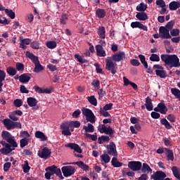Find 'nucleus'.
Listing matches in <instances>:
<instances>
[{
    "label": "nucleus",
    "instance_id": "nucleus-1",
    "mask_svg": "<svg viewBox=\"0 0 180 180\" xmlns=\"http://www.w3.org/2000/svg\"><path fill=\"white\" fill-rule=\"evenodd\" d=\"M160 58L165 63V66L168 65L170 68H179L180 67L179 58L175 54H162Z\"/></svg>",
    "mask_w": 180,
    "mask_h": 180
},
{
    "label": "nucleus",
    "instance_id": "nucleus-2",
    "mask_svg": "<svg viewBox=\"0 0 180 180\" xmlns=\"http://www.w3.org/2000/svg\"><path fill=\"white\" fill-rule=\"evenodd\" d=\"M46 173L45 174L46 179H50L53 175H57L61 179H64V176H63V173H61V169L56 165H52L46 167L45 169Z\"/></svg>",
    "mask_w": 180,
    "mask_h": 180
},
{
    "label": "nucleus",
    "instance_id": "nucleus-3",
    "mask_svg": "<svg viewBox=\"0 0 180 180\" xmlns=\"http://www.w3.org/2000/svg\"><path fill=\"white\" fill-rule=\"evenodd\" d=\"M1 137L8 143L9 148H16V147H18V143L15 141V138L9 131H3Z\"/></svg>",
    "mask_w": 180,
    "mask_h": 180
},
{
    "label": "nucleus",
    "instance_id": "nucleus-4",
    "mask_svg": "<svg viewBox=\"0 0 180 180\" xmlns=\"http://www.w3.org/2000/svg\"><path fill=\"white\" fill-rule=\"evenodd\" d=\"M3 124L7 130H12L13 129H22V124L19 122H13L8 118L3 120Z\"/></svg>",
    "mask_w": 180,
    "mask_h": 180
},
{
    "label": "nucleus",
    "instance_id": "nucleus-5",
    "mask_svg": "<svg viewBox=\"0 0 180 180\" xmlns=\"http://www.w3.org/2000/svg\"><path fill=\"white\" fill-rule=\"evenodd\" d=\"M82 115L85 116L87 122H89L90 123H92V124L96 122V120H95L96 119V117L95 116V114H94V112L91 110V109L86 108H82Z\"/></svg>",
    "mask_w": 180,
    "mask_h": 180
},
{
    "label": "nucleus",
    "instance_id": "nucleus-6",
    "mask_svg": "<svg viewBox=\"0 0 180 180\" xmlns=\"http://www.w3.org/2000/svg\"><path fill=\"white\" fill-rule=\"evenodd\" d=\"M117 65L113 63V60H112V58L108 57L105 60V70L107 71H110L111 74L112 75H115L116 72H117V67L116 66Z\"/></svg>",
    "mask_w": 180,
    "mask_h": 180
},
{
    "label": "nucleus",
    "instance_id": "nucleus-7",
    "mask_svg": "<svg viewBox=\"0 0 180 180\" xmlns=\"http://www.w3.org/2000/svg\"><path fill=\"white\" fill-rule=\"evenodd\" d=\"M153 68L155 70L157 77H160V78H167V71L164 67L160 65H154Z\"/></svg>",
    "mask_w": 180,
    "mask_h": 180
},
{
    "label": "nucleus",
    "instance_id": "nucleus-8",
    "mask_svg": "<svg viewBox=\"0 0 180 180\" xmlns=\"http://www.w3.org/2000/svg\"><path fill=\"white\" fill-rule=\"evenodd\" d=\"M62 172L63 176L68 178V176H71L75 174V167L74 166H63L62 167Z\"/></svg>",
    "mask_w": 180,
    "mask_h": 180
},
{
    "label": "nucleus",
    "instance_id": "nucleus-9",
    "mask_svg": "<svg viewBox=\"0 0 180 180\" xmlns=\"http://www.w3.org/2000/svg\"><path fill=\"white\" fill-rule=\"evenodd\" d=\"M37 155L39 158H43L44 160H48L51 157V150L47 147L43 148L41 150H39Z\"/></svg>",
    "mask_w": 180,
    "mask_h": 180
},
{
    "label": "nucleus",
    "instance_id": "nucleus-10",
    "mask_svg": "<svg viewBox=\"0 0 180 180\" xmlns=\"http://www.w3.org/2000/svg\"><path fill=\"white\" fill-rule=\"evenodd\" d=\"M107 153L108 155H112V157H117V150H116V144L114 142H110L109 145H107Z\"/></svg>",
    "mask_w": 180,
    "mask_h": 180
},
{
    "label": "nucleus",
    "instance_id": "nucleus-11",
    "mask_svg": "<svg viewBox=\"0 0 180 180\" xmlns=\"http://www.w3.org/2000/svg\"><path fill=\"white\" fill-rule=\"evenodd\" d=\"M0 144L5 147L0 149V153L4 154V155H8V154H10V153H12V151L15 150V148H9V144H8V143H6L5 141H1Z\"/></svg>",
    "mask_w": 180,
    "mask_h": 180
},
{
    "label": "nucleus",
    "instance_id": "nucleus-12",
    "mask_svg": "<svg viewBox=\"0 0 180 180\" xmlns=\"http://www.w3.org/2000/svg\"><path fill=\"white\" fill-rule=\"evenodd\" d=\"M142 164L140 161H131L128 162V167L131 171H140L141 169Z\"/></svg>",
    "mask_w": 180,
    "mask_h": 180
},
{
    "label": "nucleus",
    "instance_id": "nucleus-13",
    "mask_svg": "<svg viewBox=\"0 0 180 180\" xmlns=\"http://www.w3.org/2000/svg\"><path fill=\"white\" fill-rule=\"evenodd\" d=\"M153 110H155V112H159L161 115H167L168 108H167V105H165L164 102H160L158 104V106L153 109Z\"/></svg>",
    "mask_w": 180,
    "mask_h": 180
},
{
    "label": "nucleus",
    "instance_id": "nucleus-14",
    "mask_svg": "<svg viewBox=\"0 0 180 180\" xmlns=\"http://www.w3.org/2000/svg\"><path fill=\"white\" fill-rule=\"evenodd\" d=\"M111 60L112 61H115V63H119L120 61H122V60H124L126 58V53L123 51L118 52L110 57Z\"/></svg>",
    "mask_w": 180,
    "mask_h": 180
},
{
    "label": "nucleus",
    "instance_id": "nucleus-15",
    "mask_svg": "<svg viewBox=\"0 0 180 180\" xmlns=\"http://www.w3.org/2000/svg\"><path fill=\"white\" fill-rule=\"evenodd\" d=\"M102 45L98 44L96 46V54L98 57H106V51L103 50V44H106L105 41H101Z\"/></svg>",
    "mask_w": 180,
    "mask_h": 180
},
{
    "label": "nucleus",
    "instance_id": "nucleus-16",
    "mask_svg": "<svg viewBox=\"0 0 180 180\" xmlns=\"http://www.w3.org/2000/svg\"><path fill=\"white\" fill-rule=\"evenodd\" d=\"M71 127L70 122H65L60 125V129H62V134L63 136H71V131H70V128Z\"/></svg>",
    "mask_w": 180,
    "mask_h": 180
},
{
    "label": "nucleus",
    "instance_id": "nucleus-17",
    "mask_svg": "<svg viewBox=\"0 0 180 180\" xmlns=\"http://www.w3.org/2000/svg\"><path fill=\"white\" fill-rule=\"evenodd\" d=\"M20 49H22V50H26L27 49V46L32 43V39L29 38L23 39V37H20Z\"/></svg>",
    "mask_w": 180,
    "mask_h": 180
},
{
    "label": "nucleus",
    "instance_id": "nucleus-18",
    "mask_svg": "<svg viewBox=\"0 0 180 180\" xmlns=\"http://www.w3.org/2000/svg\"><path fill=\"white\" fill-rule=\"evenodd\" d=\"M151 179L164 180L167 178V174L162 171H157L150 176Z\"/></svg>",
    "mask_w": 180,
    "mask_h": 180
},
{
    "label": "nucleus",
    "instance_id": "nucleus-19",
    "mask_svg": "<svg viewBox=\"0 0 180 180\" xmlns=\"http://www.w3.org/2000/svg\"><path fill=\"white\" fill-rule=\"evenodd\" d=\"M131 27H132V29H141V30H143L144 32H147V30H148L147 26L144 25L139 21L132 22L131 23Z\"/></svg>",
    "mask_w": 180,
    "mask_h": 180
},
{
    "label": "nucleus",
    "instance_id": "nucleus-20",
    "mask_svg": "<svg viewBox=\"0 0 180 180\" xmlns=\"http://www.w3.org/2000/svg\"><path fill=\"white\" fill-rule=\"evenodd\" d=\"M159 33L162 34V39H171L172 37L169 34V31L164 26H161L159 28Z\"/></svg>",
    "mask_w": 180,
    "mask_h": 180
},
{
    "label": "nucleus",
    "instance_id": "nucleus-21",
    "mask_svg": "<svg viewBox=\"0 0 180 180\" xmlns=\"http://www.w3.org/2000/svg\"><path fill=\"white\" fill-rule=\"evenodd\" d=\"M32 79V75L30 73H24L21 75L19 77L20 82L22 84H26Z\"/></svg>",
    "mask_w": 180,
    "mask_h": 180
},
{
    "label": "nucleus",
    "instance_id": "nucleus-22",
    "mask_svg": "<svg viewBox=\"0 0 180 180\" xmlns=\"http://www.w3.org/2000/svg\"><path fill=\"white\" fill-rule=\"evenodd\" d=\"M65 147H68V148H70L71 150H74L76 151V153H79V154L82 153V149H81V147H79V145L74 143H70L65 146Z\"/></svg>",
    "mask_w": 180,
    "mask_h": 180
},
{
    "label": "nucleus",
    "instance_id": "nucleus-23",
    "mask_svg": "<svg viewBox=\"0 0 180 180\" xmlns=\"http://www.w3.org/2000/svg\"><path fill=\"white\" fill-rule=\"evenodd\" d=\"M26 57H27V58H30V60H31V61L35 65L37 64L38 63H40V61H39V57L36 56L34 54H33L32 53H30L29 51H27L26 52L25 54Z\"/></svg>",
    "mask_w": 180,
    "mask_h": 180
},
{
    "label": "nucleus",
    "instance_id": "nucleus-24",
    "mask_svg": "<svg viewBox=\"0 0 180 180\" xmlns=\"http://www.w3.org/2000/svg\"><path fill=\"white\" fill-rule=\"evenodd\" d=\"M145 106L148 112H151V110H153V109L154 108L153 101H151V98H150V96L146 97Z\"/></svg>",
    "mask_w": 180,
    "mask_h": 180
},
{
    "label": "nucleus",
    "instance_id": "nucleus-25",
    "mask_svg": "<svg viewBox=\"0 0 180 180\" xmlns=\"http://www.w3.org/2000/svg\"><path fill=\"white\" fill-rule=\"evenodd\" d=\"M72 164L77 165V167L83 169V171H88L89 169V166L84 163L82 161L74 162Z\"/></svg>",
    "mask_w": 180,
    "mask_h": 180
},
{
    "label": "nucleus",
    "instance_id": "nucleus-26",
    "mask_svg": "<svg viewBox=\"0 0 180 180\" xmlns=\"http://www.w3.org/2000/svg\"><path fill=\"white\" fill-rule=\"evenodd\" d=\"M136 18L139 20H147L148 19V15H147V13L144 11H141L139 13H137L136 15Z\"/></svg>",
    "mask_w": 180,
    "mask_h": 180
},
{
    "label": "nucleus",
    "instance_id": "nucleus-27",
    "mask_svg": "<svg viewBox=\"0 0 180 180\" xmlns=\"http://www.w3.org/2000/svg\"><path fill=\"white\" fill-rule=\"evenodd\" d=\"M37 99L33 97H29L27 98V103L30 106V108H34V106H37Z\"/></svg>",
    "mask_w": 180,
    "mask_h": 180
},
{
    "label": "nucleus",
    "instance_id": "nucleus-28",
    "mask_svg": "<svg viewBox=\"0 0 180 180\" xmlns=\"http://www.w3.org/2000/svg\"><path fill=\"white\" fill-rule=\"evenodd\" d=\"M35 137L37 139H40L41 141H47V136L44 135V133L40 131H37L35 132Z\"/></svg>",
    "mask_w": 180,
    "mask_h": 180
},
{
    "label": "nucleus",
    "instance_id": "nucleus-29",
    "mask_svg": "<svg viewBox=\"0 0 180 180\" xmlns=\"http://www.w3.org/2000/svg\"><path fill=\"white\" fill-rule=\"evenodd\" d=\"M96 15L99 19H103L106 16V11L105 9L98 8L96 11Z\"/></svg>",
    "mask_w": 180,
    "mask_h": 180
},
{
    "label": "nucleus",
    "instance_id": "nucleus-30",
    "mask_svg": "<svg viewBox=\"0 0 180 180\" xmlns=\"http://www.w3.org/2000/svg\"><path fill=\"white\" fill-rule=\"evenodd\" d=\"M160 124L162 126H165V129L167 130H171V129H172V125H171L169 122H168V120L165 118L160 119Z\"/></svg>",
    "mask_w": 180,
    "mask_h": 180
},
{
    "label": "nucleus",
    "instance_id": "nucleus-31",
    "mask_svg": "<svg viewBox=\"0 0 180 180\" xmlns=\"http://www.w3.org/2000/svg\"><path fill=\"white\" fill-rule=\"evenodd\" d=\"M111 164L115 168H120L123 165L122 162L117 161V158L113 157L111 160Z\"/></svg>",
    "mask_w": 180,
    "mask_h": 180
},
{
    "label": "nucleus",
    "instance_id": "nucleus-32",
    "mask_svg": "<svg viewBox=\"0 0 180 180\" xmlns=\"http://www.w3.org/2000/svg\"><path fill=\"white\" fill-rule=\"evenodd\" d=\"M98 36L101 39H105L106 37V30L105 29V27H101L98 28L97 32Z\"/></svg>",
    "mask_w": 180,
    "mask_h": 180
},
{
    "label": "nucleus",
    "instance_id": "nucleus-33",
    "mask_svg": "<svg viewBox=\"0 0 180 180\" xmlns=\"http://www.w3.org/2000/svg\"><path fill=\"white\" fill-rule=\"evenodd\" d=\"M172 172H173L174 176L176 178V179L180 180V169L178 167L174 166L172 167Z\"/></svg>",
    "mask_w": 180,
    "mask_h": 180
},
{
    "label": "nucleus",
    "instance_id": "nucleus-34",
    "mask_svg": "<svg viewBox=\"0 0 180 180\" xmlns=\"http://www.w3.org/2000/svg\"><path fill=\"white\" fill-rule=\"evenodd\" d=\"M6 72L10 77H15L18 74V71L13 67H8L6 68Z\"/></svg>",
    "mask_w": 180,
    "mask_h": 180
},
{
    "label": "nucleus",
    "instance_id": "nucleus-35",
    "mask_svg": "<svg viewBox=\"0 0 180 180\" xmlns=\"http://www.w3.org/2000/svg\"><path fill=\"white\" fill-rule=\"evenodd\" d=\"M141 169V172H143V174H146V172H153V169L147 163H143Z\"/></svg>",
    "mask_w": 180,
    "mask_h": 180
},
{
    "label": "nucleus",
    "instance_id": "nucleus-36",
    "mask_svg": "<svg viewBox=\"0 0 180 180\" xmlns=\"http://www.w3.org/2000/svg\"><path fill=\"white\" fill-rule=\"evenodd\" d=\"M83 129L85 130L86 133H94L95 131V127L91 123H89L87 127L84 126Z\"/></svg>",
    "mask_w": 180,
    "mask_h": 180
},
{
    "label": "nucleus",
    "instance_id": "nucleus-37",
    "mask_svg": "<svg viewBox=\"0 0 180 180\" xmlns=\"http://www.w3.org/2000/svg\"><path fill=\"white\" fill-rule=\"evenodd\" d=\"M166 153H167V158L168 161H174V151L171 149L165 148Z\"/></svg>",
    "mask_w": 180,
    "mask_h": 180
},
{
    "label": "nucleus",
    "instance_id": "nucleus-38",
    "mask_svg": "<svg viewBox=\"0 0 180 180\" xmlns=\"http://www.w3.org/2000/svg\"><path fill=\"white\" fill-rule=\"evenodd\" d=\"M86 99L89 102V103H91V105H93V106H97L98 100H96V98H95V96H88Z\"/></svg>",
    "mask_w": 180,
    "mask_h": 180
},
{
    "label": "nucleus",
    "instance_id": "nucleus-39",
    "mask_svg": "<svg viewBox=\"0 0 180 180\" xmlns=\"http://www.w3.org/2000/svg\"><path fill=\"white\" fill-rule=\"evenodd\" d=\"M15 70L22 74L25 71V65L22 63L17 62L15 63Z\"/></svg>",
    "mask_w": 180,
    "mask_h": 180
},
{
    "label": "nucleus",
    "instance_id": "nucleus-40",
    "mask_svg": "<svg viewBox=\"0 0 180 180\" xmlns=\"http://www.w3.org/2000/svg\"><path fill=\"white\" fill-rule=\"evenodd\" d=\"M141 64L143 65L144 68H148V63L146 61V56L144 55L138 56Z\"/></svg>",
    "mask_w": 180,
    "mask_h": 180
},
{
    "label": "nucleus",
    "instance_id": "nucleus-41",
    "mask_svg": "<svg viewBox=\"0 0 180 180\" xmlns=\"http://www.w3.org/2000/svg\"><path fill=\"white\" fill-rule=\"evenodd\" d=\"M44 70V68H43V65L40 64V62H38V63H35L34 68V72H36L37 74L43 71Z\"/></svg>",
    "mask_w": 180,
    "mask_h": 180
},
{
    "label": "nucleus",
    "instance_id": "nucleus-42",
    "mask_svg": "<svg viewBox=\"0 0 180 180\" xmlns=\"http://www.w3.org/2000/svg\"><path fill=\"white\" fill-rule=\"evenodd\" d=\"M136 11L138 12H144L145 11H147V4L144 3H141L136 6Z\"/></svg>",
    "mask_w": 180,
    "mask_h": 180
},
{
    "label": "nucleus",
    "instance_id": "nucleus-43",
    "mask_svg": "<svg viewBox=\"0 0 180 180\" xmlns=\"http://www.w3.org/2000/svg\"><path fill=\"white\" fill-rule=\"evenodd\" d=\"M46 46L48 49L53 50V49L57 47V42H56V41H49L46 43Z\"/></svg>",
    "mask_w": 180,
    "mask_h": 180
},
{
    "label": "nucleus",
    "instance_id": "nucleus-44",
    "mask_svg": "<svg viewBox=\"0 0 180 180\" xmlns=\"http://www.w3.org/2000/svg\"><path fill=\"white\" fill-rule=\"evenodd\" d=\"M105 134H108L110 137H113V134H115V131L112 130V127H105V129L104 131Z\"/></svg>",
    "mask_w": 180,
    "mask_h": 180
},
{
    "label": "nucleus",
    "instance_id": "nucleus-45",
    "mask_svg": "<svg viewBox=\"0 0 180 180\" xmlns=\"http://www.w3.org/2000/svg\"><path fill=\"white\" fill-rule=\"evenodd\" d=\"M29 144V141H27V138H23L20 140V148H25L26 146Z\"/></svg>",
    "mask_w": 180,
    "mask_h": 180
},
{
    "label": "nucleus",
    "instance_id": "nucleus-46",
    "mask_svg": "<svg viewBox=\"0 0 180 180\" xmlns=\"http://www.w3.org/2000/svg\"><path fill=\"white\" fill-rule=\"evenodd\" d=\"M75 58L77 59L78 63H81L82 64H85V63H88V60H86V59L84 58V57L78 54L75 55Z\"/></svg>",
    "mask_w": 180,
    "mask_h": 180
},
{
    "label": "nucleus",
    "instance_id": "nucleus-47",
    "mask_svg": "<svg viewBox=\"0 0 180 180\" xmlns=\"http://www.w3.org/2000/svg\"><path fill=\"white\" fill-rule=\"evenodd\" d=\"M30 47L34 50H39V49H40V43L37 41H33L30 43Z\"/></svg>",
    "mask_w": 180,
    "mask_h": 180
},
{
    "label": "nucleus",
    "instance_id": "nucleus-48",
    "mask_svg": "<svg viewBox=\"0 0 180 180\" xmlns=\"http://www.w3.org/2000/svg\"><path fill=\"white\" fill-rule=\"evenodd\" d=\"M4 11L9 16V18H11V19H15L16 15L13 11L9 10L8 8H6Z\"/></svg>",
    "mask_w": 180,
    "mask_h": 180
},
{
    "label": "nucleus",
    "instance_id": "nucleus-49",
    "mask_svg": "<svg viewBox=\"0 0 180 180\" xmlns=\"http://www.w3.org/2000/svg\"><path fill=\"white\" fill-rule=\"evenodd\" d=\"M101 158L102 160V161H103V162L105 164H108V162H110V156H109V155L108 154H103L101 156Z\"/></svg>",
    "mask_w": 180,
    "mask_h": 180
},
{
    "label": "nucleus",
    "instance_id": "nucleus-50",
    "mask_svg": "<svg viewBox=\"0 0 180 180\" xmlns=\"http://www.w3.org/2000/svg\"><path fill=\"white\" fill-rule=\"evenodd\" d=\"M91 85L92 86H94V88H96V89H100L101 82L99 81V79H94L91 82Z\"/></svg>",
    "mask_w": 180,
    "mask_h": 180
},
{
    "label": "nucleus",
    "instance_id": "nucleus-51",
    "mask_svg": "<svg viewBox=\"0 0 180 180\" xmlns=\"http://www.w3.org/2000/svg\"><path fill=\"white\" fill-rule=\"evenodd\" d=\"M22 169L25 174H27V172L30 171V166H29V162L27 160H25L24 162V166L22 167Z\"/></svg>",
    "mask_w": 180,
    "mask_h": 180
},
{
    "label": "nucleus",
    "instance_id": "nucleus-52",
    "mask_svg": "<svg viewBox=\"0 0 180 180\" xmlns=\"http://www.w3.org/2000/svg\"><path fill=\"white\" fill-rule=\"evenodd\" d=\"M150 61H155L158 63L160 61V56L155 53H152L150 57L149 58Z\"/></svg>",
    "mask_w": 180,
    "mask_h": 180
},
{
    "label": "nucleus",
    "instance_id": "nucleus-53",
    "mask_svg": "<svg viewBox=\"0 0 180 180\" xmlns=\"http://www.w3.org/2000/svg\"><path fill=\"white\" fill-rule=\"evenodd\" d=\"M167 120L171 123H175L176 122V117L174 114H169L167 117Z\"/></svg>",
    "mask_w": 180,
    "mask_h": 180
},
{
    "label": "nucleus",
    "instance_id": "nucleus-54",
    "mask_svg": "<svg viewBox=\"0 0 180 180\" xmlns=\"http://www.w3.org/2000/svg\"><path fill=\"white\" fill-rule=\"evenodd\" d=\"M85 136L87 137V139H91L92 141H96L98 140V136L96 135V133H95L94 135L86 133L85 134Z\"/></svg>",
    "mask_w": 180,
    "mask_h": 180
},
{
    "label": "nucleus",
    "instance_id": "nucleus-55",
    "mask_svg": "<svg viewBox=\"0 0 180 180\" xmlns=\"http://www.w3.org/2000/svg\"><path fill=\"white\" fill-rule=\"evenodd\" d=\"M174 25H175V21L171 20L167 23L165 27H166V29L169 32V30H172Z\"/></svg>",
    "mask_w": 180,
    "mask_h": 180
},
{
    "label": "nucleus",
    "instance_id": "nucleus-56",
    "mask_svg": "<svg viewBox=\"0 0 180 180\" xmlns=\"http://www.w3.org/2000/svg\"><path fill=\"white\" fill-rule=\"evenodd\" d=\"M67 20H68V16H67V14L63 13L60 20V23L62 25H66Z\"/></svg>",
    "mask_w": 180,
    "mask_h": 180
},
{
    "label": "nucleus",
    "instance_id": "nucleus-57",
    "mask_svg": "<svg viewBox=\"0 0 180 180\" xmlns=\"http://www.w3.org/2000/svg\"><path fill=\"white\" fill-rule=\"evenodd\" d=\"M13 105L15 106V108H20V106L23 105V101H22L21 99L17 98L14 100Z\"/></svg>",
    "mask_w": 180,
    "mask_h": 180
},
{
    "label": "nucleus",
    "instance_id": "nucleus-58",
    "mask_svg": "<svg viewBox=\"0 0 180 180\" xmlns=\"http://www.w3.org/2000/svg\"><path fill=\"white\" fill-rule=\"evenodd\" d=\"M69 122L70 123L71 127H75L76 129H78L81 127V122L79 121H70Z\"/></svg>",
    "mask_w": 180,
    "mask_h": 180
},
{
    "label": "nucleus",
    "instance_id": "nucleus-59",
    "mask_svg": "<svg viewBox=\"0 0 180 180\" xmlns=\"http://www.w3.org/2000/svg\"><path fill=\"white\" fill-rule=\"evenodd\" d=\"M171 92H172V95H174V96H175V98H176L177 96H179L180 95V90L176 88H172L171 89Z\"/></svg>",
    "mask_w": 180,
    "mask_h": 180
},
{
    "label": "nucleus",
    "instance_id": "nucleus-60",
    "mask_svg": "<svg viewBox=\"0 0 180 180\" xmlns=\"http://www.w3.org/2000/svg\"><path fill=\"white\" fill-rule=\"evenodd\" d=\"M150 116H151L152 119H160V117H161V115L160 113H158V112H157V111H153L150 113Z\"/></svg>",
    "mask_w": 180,
    "mask_h": 180
},
{
    "label": "nucleus",
    "instance_id": "nucleus-61",
    "mask_svg": "<svg viewBox=\"0 0 180 180\" xmlns=\"http://www.w3.org/2000/svg\"><path fill=\"white\" fill-rule=\"evenodd\" d=\"M100 115H103L104 117H110V114L109 112L103 110L102 108H100Z\"/></svg>",
    "mask_w": 180,
    "mask_h": 180
},
{
    "label": "nucleus",
    "instance_id": "nucleus-62",
    "mask_svg": "<svg viewBox=\"0 0 180 180\" xmlns=\"http://www.w3.org/2000/svg\"><path fill=\"white\" fill-rule=\"evenodd\" d=\"M11 165H12V163H11L9 162H6V163H4V172H8V171H9V169L11 168Z\"/></svg>",
    "mask_w": 180,
    "mask_h": 180
},
{
    "label": "nucleus",
    "instance_id": "nucleus-63",
    "mask_svg": "<svg viewBox=\"0 0 180 180\" xmlns=\"http://www.w3.org/2000/svg\"><path fill=\"white\" fill-rule=\"evenodd\" d=\"M156 5L160 8H165L167 6L164 0H156Z\"/></svg>",
    "mask_w": 180,
    "mask_h": 180
},
{
    "label": "nucleus",
    "instance_id": "nucleus-64",
    "mask_svg": "<svg viewBox=\"0 0 180 180\" xmlns=\"http://www.w3.org/2000/svg\"><path fill=\"white\" fill-rule=\"evenodd\" d=\"M171 36L176 37L179 34V29H173L170 31Z\"/></svg>",
    "mask_w": 180,
    "mask_h": 180
}]
</instances>
